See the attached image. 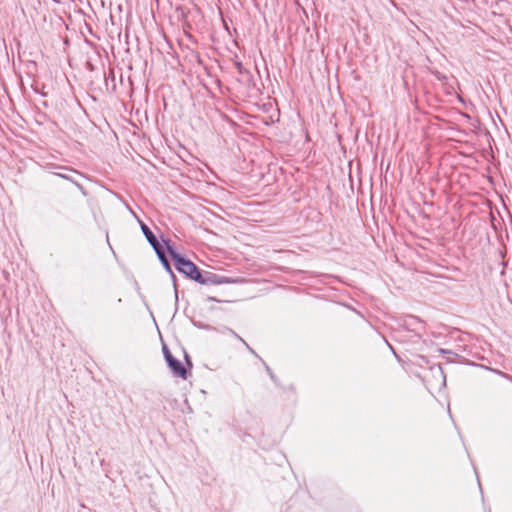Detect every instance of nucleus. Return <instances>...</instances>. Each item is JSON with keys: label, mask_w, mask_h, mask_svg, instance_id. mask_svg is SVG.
I'll return each instance as SVG.
<instances>
[{"label": "nucleus", "mask_w": 512, "mask_h": 512, "mask_svg": "<svg viewBox=\"0 0 512 512\" xmlns=\"http://www.w3.org/2000/svg\"><path fill=\"white\" fill-rule=\"evenodd\" d=\"M161 238L167 253L174 261L176 270L179 273L184 274L187 278L202 285H221L234 282L228 277L221 276L210 271L201 270L194 262L178 253L170 239H165L163 236Z\"/></svg>", "instance_id": "obj_1"}, {"label": "nucleus", "mask_w": 512, "mask_h": 512, "mask_svg": "<svg viewBox=\"0 0 512 512\" xmlns=\"http://www.w3.org/2000/svg\"><path fill=\"white\" fill-rule=\"evenodd\" d=\"M168 368L171 370L172 374L175 377L186 380L189 376V371L183 365L181 361L175 358L173 355H169L166 360Z\"/></svg>", "instance_id": "obj_2"}, {"label": "nucleus", "mask_w": 512, "mask_h": 512, "mask_svg": "<svg viewBox=\"0 0 512 512\" xmlns=\"http://www.w3.org/2000/svg\"><path fill=\"white\" fill-rule=\"evenodd\" d=\"M436 78L439 80L441 87L443 88L446 96H460L459 93L455 89V85L457 81L454 77H447L440 72L435 73Z\"/></svg>", "instance_id": "obj_3"}, {"label": "nucleus", "mask_w": 512, "mask_h": 512, "mask_svg": "<svg viewBox=\"0 0 512 512\" xmlns=\"http://www.w3.org/2000/svg\"><path fill=\"white\" fill-rule=\"evenodd\" d=\"M139 224L141 227V230L146 238V240L149 242L153 250L156 252L160 251L161 249H164L163 245L158 241L155 234L151 231V229L142 221L139 220Z\"/></svg>", "instance_id": "obj_4"}, {"label": "nucleus", "mask_w": 512, "mask_h": 512, "mask_svg": "<svg viewBox=\"0 0 512 512\" xmlns=\"http://www.w3.org/2000/svg\"><path fill=\"white\" fill-rule=\"evenodd\" d=\"M410 102H411V104L414 105L415 109L419 110L420 112H422L424 114H432L434 110L438 109L437 106L432 105L430 103L428 104V109L422 107L418 97L411 98Z\"/></svg>", "instance_id": "obj_5"}, {"label": "nucleus", "mask_w": 512, "mask_h": 512, "mask_svg": "<svg viewBox=\"0 0 512 512\" xmlns=\"http://www.w3.org/2000/svg\"><path fill=\"white\" fill-rule=\"evenodd\" d=\"M166 251L167 250H165V248L161 249L160 251L156 252V255H157L159 261L161 262L163 268L165 269V271L170 273L173 270L171 268L170 261H169L168 257L166 256Z\"/></svg>", "instance_id": "obj_6"}, {"label": "nucleus", "mask_w": 512, "mask_h": 512, "mask_svg": "<svg viewBox=\"0 0 512 512\" xmlns=\"http://www.w3.org/2000/svg\"><path fill=\"white\" fill-rule=\"evenodd\" d=\"M189 62L192 64L202 65V59L197 51L191 50L187 55Z\"/></svg>", "instance_id": "obj_7"}, {"label": "nucleus", "mask_w": 512, "mask_h": 512, "mask_svg": "<svg viewBox=\"0 0 512 512\" xmlns=\"http://www.w3.org/2000/svg\"><path fill=\"white\" fill-rule=\"evenodd\" d=\"M54 174H55L56 176H58V177H61V178L65 179V180H69V181H71V182H72L73 184H75V185H76V187H78L81 191H83V190H84L83 186H82L81 184H79L77 181L73 180V179L70 177V175H68V174H66V173H60V172H56V173H54Z\"/></svg>", "instance_id": "obj_8"}, {"label": "nucleus", "mask_w": 512, "mask_h": 512, "mask_svg": "<svg viewBox=\"0 0 512 512\" xmlns=\"http://www.w3.org/2000/svg\"><path fill=\"white\" fill-rule=\"evenodd\" d=\"M230 333H231L235 338H237L239 341H241V342H242V343L247 347V349H248L251 353L255 354V351H254V350H253V349H252V348L247 344V342H246V341H245L241 336H239V335H238L234 330L230 329Z\"/></svg>", "instance_id": "obj_9"}, {"label": "nucleus", "mask_w": 512, "mask_h": 512, "mask_svg": "<svg viewBox=\"0 0 512 512\" xmlns=\"http://www.w3.org/2000/svg\"><path fill=\"white\" fill-rule=\"evenodd\" d=\"M230 333H231L235 338H237L239 341H241V342H242V343L247 347V349H248L251 353L255 354V351H254V350H253V349H252V348L247 344V342H246V341H245L241 336H239V335H238L234 330L230 329Z\"/></svg>", "instance_id": "obj_10"}, {"label": "nucleus", "mask_w": 512, "mask_h": 512, "mask_svg": "<svg viewBox=\"0 0 512 512\" xmlns=\"http://www.w3.org/2000/svg\"><path fill=\"white\" fill-rule=\"evenodd\" d=\"M169 275L171 276V279L173 281V287H174V291H175V299L177 301L178 300V290H177V283H176V275L174 274L173 271H171L169 273Z\"/></svg>", "instance_id": "obj_11"}, {"label": "nucleus", "mask_w": 512, "mask_h": 512, "mask_svg": "<svg viewBox=\"0 0 512 512\" xmlns=\"http://www.w3.org/2000/svg\"><path fill=\"white\" fill-rule=\"evenodd\" d=\"M265 367H266V371H267L268 375L270 376L271 380L275 384H278V379H277L276 375L273 373V371L271 370V368L268 365H265Z\"/></svg>", "instance_id": "obj_12"}, {"label": "nucleus", "mask_w": 512, "mask_h": 512, "mask_svg": "<svg viewBox=\"0 0 512 512\" xmlns=\"http://www.w3.org/2000/svg\"><path fill=\"white\" fill-rule=\"evenodd\" d=\"M163 355H164V358H165V361L168 359V356L169 355H172L171 351L169 350V348L167 347V345H163Z\"/></svg>", "instance_id": "obj_13"}, {"label": "nucleus", "mask_w": 512, "mask_h": 512, "mask_svg": "<svg viewBox=\"0 0 512 512\" xmlns=\"http://www.w3.org/2000/svg\"><path fill=\"white\" fill-rule=\"evenodd\" d=\"M235 66L239 73H243L244 67L241 62H235Z\"/></svg>", "instance_id": "obj_14"}, {"label": "nucleus", "mask_w": 512, "mask_h": 512, "mask_svg": "<svg viewBox=\"0 0 512 512\" xmlns=\"http://www.w3.org/2000/svg\"><path fill=\"white\" fill-rule=\"evenodd\" d=\"M185 360H186L187 365L190 368H192L193 364H192V361H191V359H190V357H189V355L187 353H185Z\"/></svg>", "instance_id": "obj_15"}, {"label": "nucleus", "mask_w": 512, "mask_h": 512, "mask_svg": "<svg viewBox=\"0 0 512 512\" xmlns=\"http://www.w3.org/2000/svg\"><path fill=\"white\" fill-rule=\"evenodd\" d=\"M60 169L71 172V173H76V174L78 173L76 170H74L72 168H68V167H60Z\"/></svg>", "instance_id": "obj_16"}, {"label": "nucleus", "mask_w": 512, "mask_h": 512, "mask_svg": "<svg viewBox=\"0 0 512 512\" xmlns=\"http://www.w3.org/2000/svg\"><path fill=\"white\" fill-rule=\"evenodd\" d=\"M3 99L7 102V104L12 105L13 98L7 97V98H3Z\"/></svg>", "instance_id": "obj_17"}, {"label": "nucleus", "mask_w": 512, "mask_h": 512, "mask_svg": "<svg viewBox=\"0 0 512 512\" xmlns=\"http://www.w3.org/2000/svg\"><path fill=\"white\" fill-rule=\"evenodd\" d=\"M440 352L443 353V354H450L451 353V351L445 350V349H440Z\"/></svg>", "instance_id": "obj_18"}, {"label": "nucleus", "mask_w": 512, "mask_h": 512, "mask_svg": "<svg viewBox=\"0 0 512 512\" xmlns=\"http://www.w3.org/2000/svg\"><path fill=\"white\" fill-rule=\"evenodd\" d=\"M434 102H442V98H438V97H435V98H431Z\"/></svg>", "instance_id": "obj_19"}, {"label": "nucleus", "mask_w": 512, "mask_h": 512, "mask_svg": "<svg viewBox=\"0 0 512 512\" xmlns=\"http://www.w3.org/2000/svg\"><path fill=\"white\" fill-rule=\"evenodd\" d=\"M461 103L466 104V98L459 97L457 98Z\"/></svg>", "instance_id": "obj_20"}, {"label": "nucleus", "mask_w": 512, "mask_h": 512, "mask_svg": "<svg viewBox=\"0 0 512 512\" xmlns=\"http://www.w3.org/2000/svg\"><path fill=\"white\" fill-rule=\"evenodd\" d=\"M162 100H163V107H164V110H166V109H167V103H166V100H165V98H162Z\"/></svg>", "instance_id": "obj_21"}, {"label": "nucleus", "mask_w": 512, "mask_h": 512, "mask_svg": "<svg viewBox=\"0 0 512 512\" xmlns=\"http://www.w3.org/2000/svg\"><path fill=\"white\" fill-rule=\"evenodd\" d=\"M74 99H75L76 104H77L78 106H80L79 98H78V97H75Z\"/></svg>", "instance_id": "obj_22"}, {"label": "nucleus", "mask_w": 512, "mask_h": 512, "mask_svg": "<svg viewBox=\"0 0 512 512\" xmlns=\"http://www.w3.org/2000/svg\"><path fill=\"white\" fill-rule=\"evenodd\" d=\"M41 104H42L43 106L47 107V102H46L45 100H42V101H41Z\"/></svg>", "instance_id": "obj_23"}, {"label": "nucleus", "mask_w": 512, "mask_h": 512, "mask_svg": "<svg viewBox=\"0 0 512 512\" xmlns=\"http://www.w3.org/2000/svg\"><path fill=\"white\" fill-rule=\"evenodd\" d=\"M388 346L390 347V350H392V351H393V353L396 355V353H395V351H394L393 347H392L389 343H388Z\"/></svg>", "instance_id": "obj_24"}]
</instances>
